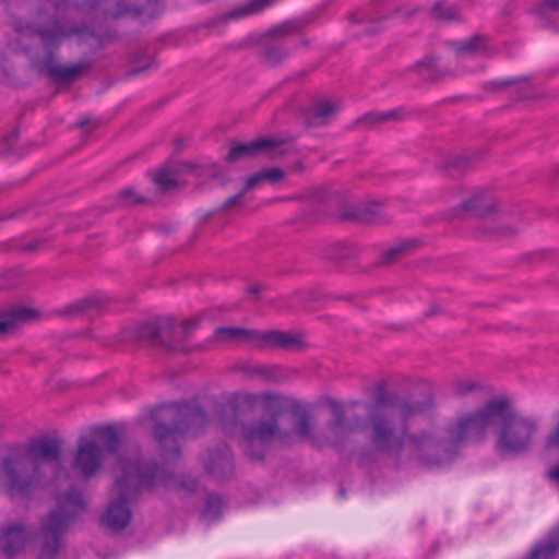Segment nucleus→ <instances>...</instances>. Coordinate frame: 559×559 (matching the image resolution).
Here are the masks:
<instances>
[{"instance_id":"obj_48","label":"nucleus","mask_w":559,"mask_h":559,"mask_svg":"<svg viewBox=\"0 0 559 559\" xmlns=\"http://www.w3.org/2000/svg\"><path fill=\"white\" fill-rule=\"evenodd\" d=\"M361 403L359 401H350V402H348L347 407L354 408V407H356V406H358Z\"/></svg>"},{"instance_id":"obj_18","label":"nucleus","mask_w":559,"mask_h":559,"mask_svg":"<svg viewBox=\"0 0 559 559\" xmlns=\"http://www.w3.org/2000/svg\"><path fill=\"white\" fill-rule=\"evenodd\" d=\"M36 317V311L26 307H12L7 312L0 313V336L14 333L20 323L31 321Z\"/></svg>"},{"instance_id":"obj_36","label":"nucleus","mask_w":559,"mask_h":559,"mask_svg":"<svg viewBox=\"0 0 559 559\" xmlns=\"http://www.w3.org/2000/svg\"><path fill=\"white\" fill-rule=\"evenodd\" d=\"M287 52L278 44H272L265 47L264 56L267 61L275 64L286 57Z\"/></svg>"},{"instance_id":"obj_7","label":"nucleus","mask_w":559,"mask_h":559,"mask_svg":"<svg viewBox=\"0 0 559 559\" xmlns=\"http://www.w3.org/2000/svg\"><path fill=\"white\" fill-rule=\"evenodd\" d=\"M85 510L82 493L74 487L57 498V508L44 519L40 526V559H53L62 548V536L68 525Z\"/></svg>"},{"instance_id":"obj_35","label":"nucleus","mask_w":559,"mask_h":559,"mask_svg":"<svg viewBox=\"0 0 559 559\" xmlns=\"http://www.w3.org/2000/svg\"><path fill=\"white\" fill-rule=\"evenodd\" d=\"M540 19L547 20L551 13H559V0H543L536 8Z\"/></svg>"},{"instance_id":"obj_47","label":"nucleus","mask_w":559,"mask_h":559,"mask_svg":"<svg viewBox=\"0 0 559 559\" xmlns=\"http://www.w3.org/2000/svg\"><path fill=\"white\" fill-rule=\"evenodd\" d=\"M147 68H148V67H142V68L133 69V70L131 71V74H133V75H134V74H139V73H141L142 71L146 70Z\"/></svg>"},{"instance_id":"obj_37","label":"nucleus","mask_w":559,"mask_h":559,"mask_svg":"<svg viewBox=\"0 0 559 559\" xmlns=\"http://www.w3.org/2000/svg\"><path fill=\"white\" fill-rule=\"evenodd\" d=\"M119 199L124 205L143 203L145 200L132 189H124L119 193Z\"/></svg>"},{"instance_id":"obj_29","label":"nucleus","mask_w":559,"mask_h":559,"mask_svg":"<svg viewBox=\"0 0 559 559\" xmlns=\"http://www.w3.org/2000/svg\"><path fill=\"white\" fill-rule=\"evenodd\" d=\"M224 501L218 495H209L205 500V506L203 510V518L210 521L216 520L223 509Z\"/></svg>"},{"instance_id":"obj_13","label":"nucleus","mask_w":559,"mask_h":559,"mask_svg":"<svg viewBox=\"0 0 559 559\" xmlns=\"http://www.w3.org/2000/svg\"><path fill=\"white\" fill-rule=\"evenodd\" d=\"M498 211L497 201L488 193L480 191L460 203L452 210V216L464 218L467 214L484 218Z\"/></svg>"},{"instance_id":"obj_42","label":"nucleus","mask_w":559,"mask_h":559,"mask_svg":"<svg viewBox=\"0 0 559 559\" xmlns=\"http://www.w3.org/2000/svg\"><path fill=\"white\" fill-rule=\"evenodd\" d=\"M270 305L275 307L278 310L292 309L295 306V304L290 300V298H287V297H281L277 300H272L270 302Z\"/></svg>"},{"instance_id":"obj_44","label":"nucleus","mask_w":559,"mask_h":559,"mask_svg":"<svg viewBox=\"0 0 559 559\" xmlns=\"http://www.w3.org/2000/svg\"><path fill=\"white\" fill-rule=\"evenodd\" d=\"M469 158L467 156H456L449 162V166L452 168H464L467 165Z\"/></svg>"},{"instance_id":"obj_27","label":"nucleus","mask_w":559,"mask_h":559,"mask_svg":"<svg viewBox=\"0 0 559 559\" xmlns=\"http://www.w3.org/2000/svg\"><path fill=\"white\" fill-rule=\"evenodd\" d=\"M413 241L405 240L399 243H395L391 246L390 248L385 249L380 257L382 264H391L399 259H401L404 253L413 246Z\"/></svg>"},{"instance_id":"obj_39","label":"nucleus","mask_w":559,"mask_h":559,"mask_svg":"<svg viewBox=\"0 0 559 559\" xmlns=\"http://www.w3.org/2000/svg\"><path fill=\"white\" fill-rule=\"evenodd\" d=\"M295 31V26L292 23H284L272 31H270V35L276 38H282Z\"/></svg>"},{"instance_id":"obj_9","label":"nucleus","mask_w":559,"mask_h":559,"mask_svg":"<svg viewBox=\"0 0 559 559\" xmlns=\"http://www.w3.org/2000/svg\"><path fill=\"white\" fill-rule=\"evenodd\" d=\"M198 325V320L178 323L173 319H163L141 325L138 330V336L152 347L169 352H187L186 341Z\"/></svg>"},{"instance_id":"obj_26","label":"nucleus","mask_w":559,"mask_h":559,"mask_svg":"<svg viewBox=\"0 0 559 559\" xmlns=\"http://www.w3.org/2000/svg\"><path fill=\"white\" fill-rule=\"evenodd\" d=\"M178 169L165 167L158 170L154 177L155 185L162 191H169L177 186Z\"/></svg>"},{"instance_id":"obj_38","label":"nucleus","mask_w":559,"mask_h":559,"mask_svg":"<svg viewBox=\"0 0 559 559\" xmlns=\"http://www.w3.org/2000/svg\"><path fill=\"white\" fill-rule=\"evenodd\" d=\"M261 174L264 181H269L271 183L277 182L284 177V171L277 167L263 169L261 170Z\"/></svg>"},{"instance_id":"obj_24","label":"nucleus","mask_w":559,"mask_h":559,"mask_svg":"<svg viewBox=\"0 0 559 559\" xmlns=\"http://www.w3.org/2000/svg\"><path fill=\"white\" fill-rule=\"evenodd\" d=\"M486 50V39L480 35H474L468 39L455 43V51L457 55H478Z\"/></svg>"},{"instance_id":"obj_3","label":"nucleus","mask_w":559,"mask_h":559,"mask_svg":"<svg viewBox=\"0 0 559 559\" xmlns=\"http://www.w3.org/2000/svg\"><path fill=\"white\" fill-rule=\"evenodd\" d=\"M52 469L61 465L60 442L51 438L33 440L27 447L3 459V468L9 495L26 496L43 484L41 468Z\"/></svg>"},{"instance_id":"obj_45","label":"nucleus","mask_w":559,"mask_h":559,"mask_svg":"<svg viewBox=\"0 0 559 559\" xmlns=\"http://www.w3.org/2000/svg\"><path fill=\"white\" fill-rule=\"evenodd\" d=\"M521 81H522V79H510V80H503V81H493L490 84L492 86H495L496 88H504V87L514 85Z\"/></svg>"},{"instance_id":"obj_22","label":"nucleus","mask_w":559,"mask_h":559,"mask_svg":"<svg viewBox=\"0 0 559 559\" xmlns=\"http://www.w3.org/2000/svg\"><path fill=\"white\" fill-rule=\"evenodd\" d=\"M257 330L243 328L223 326L215 330L214 337L217 341H245L255 343Z\"/></svg>"},{"instance_id":"obj_10","label":"nucleus","mask_w":559,"mask_h":559,"mask_svg":"<svg viewBox=\"0 0 559 559\" xmlns=\"http://www.w3.org/2000/svg\"><path fill=\"white\" fill-rule=\"evenodd\" d=\"M79 10L100 15L105 21L123 16L154 19L160 11L158 0H74Z\"/></svg>"},{"instance_id":"obj_4","label":"nucleus","mask_w":559,"mask_h":559,"mask_svg":"<svg viewBox=\"0 0 559 559\" xmlns=\"http://www.w3.org/2000/svg\"><path fill=\"white\" fill-rule=\"evenodd\" d=\"M118 475L112 488V500L103 516V523L115 532L122 531L131 521L129 504L144 490L151 489L156 483V475L144 473L142 461H129L118 457Z\"/></svg>"},{"instance_id":"obj_28","label":"nucleus","mask_w":559,"mask_h":559,"mask_svg":"<svg viewBox=\"0 0 559 559\" xmlns=\"http://www.w3.org/2000/svg\"><path fill=\"white\" fill-rule=\"evenodd\" d=\"M276 0H250L237 10L230 13L231 17H240L245 15L255 14L272 5Z\"/></svg>"},{"instance_id":"obj_6","label":"nucleus","mask_w":559,"mask_h":559,"mask_svg":"<svg viewBox=\"0 0 559 559\" xmlns=\"http://www.w3.org/2000/svg\"><path fill=\"white\" fill-rule=\"evenodd\" d=\"M313 424L308 413L302 412L298 415L293 430L284 431L280 428L275 417L259 420L250 425L242 426L241 439L246 454L254 461H262L271 440L276 439L282 444H289L294 437L309 439L312 436Z\"/></svg>"},{"instance_id":"obj_31","label":"nucleus","mask_w":559,"mask_h":559,"mask_svg":"<svg viewBox=\"0 0 559 559\" xmlns=\"http://www.w3.org/2000/svg\"><path fill=\"white\" fill-rule=\"evenodd\" d=\"M242 371L252 378H260L270 380L274 378V369L266 365L261 364H248L242 367Z\"/></svg>"},{"instance_id":"obj_23","label":"nucleus","mask_w":559,"mask_h":559,"mask_svg":"<svg viewBox=\"0 0 559 559\" xmlns=\"http://www.w3.org/2000/svg\"><path fill=\"white\" fill-rule=\"evenodd\" d=\"M415 70L428 80H439L451 73L438 66V60L432 56H427L415 64Z\"/></svg>"},{"instance_id":"obj_49","label":"nucleus","mask_w":559,"mask_h":559,"mask_svg":"<svg viewBox=\"0 0 559 559\" xmlns=\"http://www.w3.org/2000/svg\"><path fill=\"white\" fill-rule=\"evenodd\" d=\"M87 123V120H82L80 122H78V127H83Z\"/></svg>"},{"instance_id":"obj_1","label":"nucleus","mask_w":559,"mask_h":559,"mask_svg":"<svg viewBox=\"0 0 559 559\" xmlns=\"http://www.w3.org/2000/svg\"><path fill=\"white\" fill-rule=\"evenodd\" d=\"M433 395L400 396L381 385L372 403L364 404L371 425L369 439L381 452L399 456L404 450L429 467L452 463L467 442H483L491 428H497L495 443L500 456L527 452L538 431L536 419L519 413L512 401L495 396L476 411L463 412L451 419L444 430H423L408 435V420L430 412Z\"/></svg>"},{"instance_id":"obj_20","label":"nucleus","mask_w":559,"mask_h":559,"mask_svg":"<svg viewBox=\"0 0 559 559\" xmlns=\"http://www.w3.org/2000/svg\"><path fill=\"white\" fill-rule=\"evenodd\" d=\"M559 550V526L530 552V559H556Z\"/></svg>"},{"instance_id":"obj_43","label":"nucleus","mask_w":559,"mask_h":559,"mask_svg":"<svg viewBox=\"0 0 559 559\" xmlns=\"http://www.w3.org/2000/svg\"><path fill=\"white\" fill-rule=\"evenodd\" d=\"M265 289L262 284H255L247 288V293L250 295L251 301H257L261 298V293Z\"/></svg>"},{"instance_id":"obj_41","label":"nucleus","mask_w":559,"mask_h":559,"mask_svg":"<svg viewBox=\"0 0 559 559\" xmlns=\"http://www.w3.org/2000/svg\"><path fill=\"white\" fill-rule=\"evenodd\" d=\"M262 181H264V179L262 178V174L261 171H258L247 179L243 190L247 192L258 187Z\"/></svg>"},{"instance_id":"obj_15","label":"nucleus","mask_w":559,"mask_h":559,"mask_svg":"<svg viewBox=\"0 0 559 559\" xmlns=\"http://www.w3.org/2000/svg\"><path fill=\"white\" fill-rule=\"evenodd\" d=\"M205 471L217 479H225L234 473V462L230 449L222 445L213 451H207L202 457Z\"/></svg>"},{"instance_id":"obj_50","label":"nucleus","mask_w":559,"mask_h":559,"mask_svg":"<svg viewBox=\"0 0 559 559\" xmlns=\"http://www.w3.org/2000/svg\"><path fill=\"white\" fill-rule=\"evenodd\" d=\"M340 495H341L342 497H345V490H344L343 488L340 490Z\"/></svg>"},{"instance_id":"obj_16","label":"nucleus","mask_w":559,"mask_h":559,"mask_svg":"<svg viewBox=\"0 0 559 559\" xmlns=\"http://www.w3.org/2000/svg\"><path fill=\"white\" fill-rule=\"evenodd\" d=\"M31 536L29 531L22 523H12L2 527L0 537L1 551L8 557L20 554Z\"/></svg>"},{"instance_id":"obj_53","label":"nucleus","mask_w":559,"mask_h":559,"mask_svg":"<svg viewBox=\"0 0 559 559\" xmlns=\"http://www.w3.org/2000/svg\"><path fill=\"white\" fill-rule=\"evenodd\" d=\"M526 559H530V555L527 556V558H526Z\"/></svg>"},{"instance_id":"obj_21","label":"nucleus","mask_w":559,"mask_h":559,"mask_svg":"<svg viewBox=\"0 0 559 559\" xmlns=\"http://www.w3.org/2000/svg\"><path fill=\"white\" fill-rule=\"evenodd\" d=\"M107 302L106 297L91 296L71 304L68 307V312L97 316L106 308Z\"/></svg>"},{"instance_id":"obj_19","label":"nucleus","mask_w":559,"mask_h":559,"mask_svg":"<svg viewBox=\"0 0 559 559\" xmlns=\"http://www.w3.org/2000/svg\"><path fill=\"white\" fill-rule=\"evenodd\" d=\"M337 109L338 107L329 100L319 102L308 114L307 124L312 128L322 127L334 118Z\"/></svg>"},{"instance_id":"obj_5","label":"nucleus","mask_w":559,"mask_h":559,"mask_svg":"<svg viewBox=\"0 0 559 559\" xmlns=\"http://www.w3.org/2000/svg\"><path fill=\"white\" fill-rule=\"evenodd\" d=\"M160 417L167 421H156L154 436L166 460L179 457V441L197 436L207 424L206 413L197 404H173L160 409Z\"/></svg>"},{"instance_id":"obj_8","label":"nucleus","mask_w":559,"mask_h":559,"mask_svg":"<svg viewBox=\"0 0 559 559\" xmlns=\"http://www.w3.org/2000/svg\"><path fill=\"white\" fill-rule=\"evenodd\" d=\"M92 433L95 439L81 438L74 453L73 468L81 476H93L99 469L106 453L117 454V459L121 456L129 461H141L136 450L127 456L118 453L122 441L116 427H96L93 429Z\"/></svg>"},{"instance_id":"obj_40","label":"nucleus","mask_w":559,"mask_h":559,"mask_svg":"<svg viewBox=\"0 0 559 559\" xmlns=\"http://www.w3.org/2000/svg\"><path fill=\"white\" fill-rule=\"evenodd\" d=\"M245 193L246 191L242 189L240 192L226 199L225 202L223 203V210L227 211L234 207L235 205L240 204Z\"/></svg>"},{"instance_id":"obj_46","label":"nucleus","mask_w":559,"mask_h":559,"mask_svg":"<svg viewBox=\"0 0 559 559\" xmlns=\"http://www.w3.org/2000/svg\"><path fill=\"white\" fill-rule=\"evenodd\" d=\"M547 476L552 483L559 485V463L548 469Z\"/></svg>"},{"instance_id":"obj_34","label":"nucleus","mask_w":559,"mask_h":559,"mask_svg":"<svg viewBox=\"0 0 559 559\" xmlns=\"http://www.w3.org/2000/svg\"><path fill=\"white\" fill-rule=\"evenodd\" d=\"M432 14L436 19L442 21H453L459 16V12L455 7L441 2L435 4Z\"/></svg>"},{"instance_id":"obj_12","label":"nucleus","mask_w":559,"mask_h":559,"mask_svg":"<svg viewBox=\"0 0 559 559\" xmlns=\"http://www.w3.org/2000/svg\"><path fill=\"white\" fill-rule=\"evenodd\" d=\"M323 404L326 405L333 419L328 424L329 440L333 447H338L349 437L353 427L346 418L345 406L332 397H324Z\"/></svg>"},{"instance_id":"obj_14","label":"nucleus","mask_w":559,"mask_h":559,"mask_svg":"<svg viewBox=\"0 0 559 559\" xmlns=\"http://www.w3.org/2000/svg\"><path fill=\"white\" fill-rule=\"evenodd\" d=\"M262 347L296 350L305 345L304 337L299 333L284 332L278 330L258 331L255 343Z\"/></svg>"},{"instance_id":"obj_51","label":"nucleus","mask_w":559,"mask_h":559,"mask_svg":"<svg viewBox=\"0 0 559 559\" xmlns=\"http://www.w3.org/2000/svg\"><path fill=\"white\" fill-rule=\"evenodd\" d=\"M357 427H358L359 429H364V426H362L361 424H359V421H358V420H357Z\"/></svg>"},{"instance_id":"obj_33","label":"nucleus","mask_w":559,"mask_h":559,"mask_svg":"<svg viewBox=\"0 0 559 559\" xmlns=\"http://www.w3.org/2000/svg\"><path fill=\"white\" fill-rule=\"evenodd\" d=\"M383 210L379 206L362 209L357 215V219L361 223L378 224L384 221Z\"/></svg>"},{"instance_id":"obj_25","label":"nucleus","mask_w":559,"mask_h":559,"mask_svg":"<svg viewBox=\"0 0 559 559\" xmlns=\"http://www.w3.org/2000/svg\"><path fill=\"white\" fill-rule=\"evenodd\" d=\"M510 212L503 211L498 216V227L490 229L487 233L498 237H508L516 233L519 219H512L509 222Z\"/></svg>"},{"instance_id":"obj_11","label":"nucleus","mask_w":559,"mask_h":559,"mask_svg":"<svg viewBox=\"0 0 559 559\" xmlns=\"http://www.w3.org/2000/svg\"><path fill=\"white\" fill-rule=\"evenodd\" d=\"M284 145V140L273 138H260L247 143H236L230 146L226 160L235 163L247 157H253L260 152H267L271 156L283 155L287 152Z\"/></svg>"},{"instance_id":"obj_32","label":"nucleus","mask_w":559,"mask_h":559,"mask_svg":"<svg viewBox=\"0 0 559 559\" xmlns=\"http://www.w3.org/2000/svg\"><path fill=\"white\" fill-rule=\"evenodd\" d=\"M401 118V110H389L384 112H370L364 116L362 121L368 124L383 123Z\"/></svg>"},{"instance_id":"obj_30","label":"nucleus","mask_w":559,"mask_h":559,"mask_svg":"<svg viewBox=\"0 0 559 559\" xmlns=\"http://www.w3.org/2000/svg\"><path fill=\"white\" fill-rule=\"evenodd\" d=\"M453 394L456 397H465L480 389V385L469 379H457L451 383Z\"/></svg>"},{"instance_id":"obj_2","label":"nucleus","mask_w":559,"mask_h":559,"mask_svg":"<svg viewBox=\"0 0 559 559\" xmlns=\"http://www.w3.org/2000/svg\"><path fill=\"white\" fill-rule=\"evenodd\" d=\"M68 2L53 0V12L47 7H39L33 22L24 17H13L12 27L16 38L9 44L13 51L25 53L38 73L58 83L72 82L92 68V62L87 60L68 67L56 61V50L64 39L76 36L82 43H87L92 50H98L111 44L117 37L116 33L99 34L86 25L62 22L59 13Z\"/></svg>"},{"instance_id":"obj_17","label":"nucleus","mask_w":559,"mask_h":559,"mask_svg":"<svg viewBox=\"0 0 559 559\" xmlns=\"http://www.w3.org/2000/svg\"><path fill=\"white\" fill-rule=\"evenodd\" d=\"M144 473L147 476L156 475L155 486L162 485L165 488H175V489H183L189 492L197 491L199 488V480L190 475L182 476L179 481H177L171 473L166 471L164 467L158 466L156 463L152 465L143 463Z\"/></svg>"},{"instance_id":"obj_52","label":"nucleus","mask_w":559,"mask_h":559,"mask_svg":"<svg viewBox=\"0 0 559 559\" xmlns=\"http://www.w3.org/2000/svg\"><path fill=\"white\" fill-rule=\"evenodd\" d=\"M245 400H246V401H249V400H250V396H249V395H246V396H245Z\"/></svg>"}]
</instances>
